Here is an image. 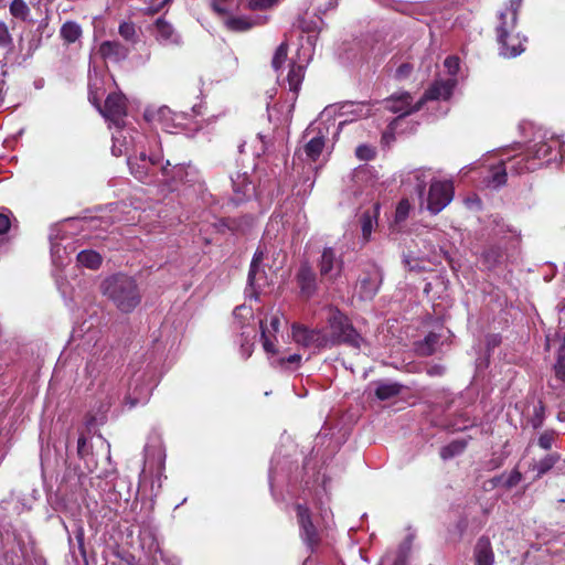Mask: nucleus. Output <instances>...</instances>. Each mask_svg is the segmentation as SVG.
<instances>
[{
  "mask_svg": "<svg viewBox=\"0 0 565 565\" xmlns=\"http://www.w3.org/2000/svg\"><path fill=\"white\" fill-rule=\"evenodd\" d=\"M565 159V142L555 135L542 134L524 145L504 148L498 164L490 167L486 177L488 186L499 188L507 182L508 173L520 175L533 172Z\"/></svg>",
  "mask_w": 565,
  "mask_h": 565,
  "instance_id": "nucleus-1",
  "label": "nucleus"
},
{
  "mask_svg": "<svg viewBox=\"0 0 565 565\" xmlns=\"http://www.w3.org/2000/svg\"><path fill=\"white\" fill-rule=\"evenodd\" d=\"M100 291L124 313L134 311L142 298L136 279L124 274H115L105 278L100 284Z\"/></svg>",
  "mask_w": 565,
  "mask_h": 565,
  "instance_id": "nucleus-2",
  "label": "nucleus"
},
{
  "mask_svg": "<svg viewBox=\"0 0 565 565\" xmlns=\"http://www.w3.org/2000/svg\"><path fill=\"white\" fill-rule=\"evenodd\" d=\"M327 339L329 348L345 344L360 349L364 343L363 337L355 330L350 319L335 307L326 309Z\"/></svg>",
  "mask_w": 565,
  "mask_h": 565,
  "instance_id": "nucleus-3",
  "label": "nucleus"
},
{
  "mask_svg": "<svg viewBox=\"0 0 565 565\" xmlns=\"http://www.w3.org/2000/svg\"><path fill=\"white\" fill-rule=\"evenodd\" d=\"M100 114L116 127V132L113 134V147L111 152L114 156H121L127 151V148H122L125 145L126 136L124 135V118L127 115L126 98L120 93H114L107 96L104 107H99Z\"/></svg>",
  "mask_w": 565,
  "mask_h": 565,
  "instance_id": "nucleus-4",
  "label": "nucleus"
},
{
  "mask_svg": "<svg viewBox=\"0 0 565 565\" xmlns=\"http://www.w3.org/2000/svg\"><path fill=\"white\" fill-rule=\"evenodd\" d=\"M383 103L385 109L393 114H397V117L388 125L383 138L401 132L402 129H399V126L403 124L405 117L419 110L423 106V100L418 99L417 102H414L413 96L407 92L393 94Z\"/></svg>",
  "mask_w": 565,
  "mask_h": 565,
  "instance_id": "nucleus-5",
  "label": "nucleus"
},
{
  "mask_svg": "<svg viewBox=\"0 0 565 565\" xmlns=\"http://www.w3.org/2000/svg\"><path fill=\"white\" fill-rule=\"evenodd\" d=\"M315 35H308L306 39L307 46H305L303 44L301 45L297 54L298 61H292L290 64L286 82L288 85L289 93L291 94L289 97V99L292 102L291 107L294 106V103L298 97V93L305 78L306 66L308 65L312 57V46L315 44Z\"/></svg>",
  "mask_w": 565,
  "mask_h": 565,
  "instance_id": "nucleus-6",
  "label": "nucleus"
},
{
  "mask_svg": "<svg viewBox=\"0 0 565 565\" xmlns=\"http://www.w3.org/2000/svg\"><path fill=\"white\" fill-rule=\"evenodd\" d=\"M127 162L130 173L137 180L146 184H159L162 166L159 154L147 156L141 151L139 156L129 157Z\"/></svg>",
  "mask_w": 565,
  "mask_h": 565,
  "instance_id": "nucleus-7",
  "label": "nucleus"
},
{
  "mask_svg": "<svg viewBox=\"0 0 565 565\" xmlns=\"http://www.w3.org/2000/svg\"><path fill=\"white\" fill-rule=\"evenodd\" d=\"M291 335L297 344L306 349L320 351L329 348L327 329L324 328H309L300 323H294L291 326Z\"/></svg>",
  "mask_w": 565,
  "mask_h": 565,
  "instance_id": "nucleus-8",
  "label": "nucleus"
},
{
  "mask_svg": "<svg viewBox=\"0 0 565 565\" xmlns=\"http://www.w3.org/2000/svg\"><path fill=\"white\" fill-rule=\"evenodd\" d=\"M454 199V185L451 181H431L424 204L427 211L436 215L440 213Z\"/></svg>",
  "mask_w": 565,
  "mask_h": 565,
  "instance_id": "nucleus-9",
  "label": "nucleus"
},
{
  "mask_svg": "<svg viewBox=\"0 0 565 565\" xmlns=\"http://www.w3.org/2000/svg\"><path fill=\"white\" fill-rule=\"evenodd\" d=\"M329 125L321 118L306 129L303 137L307 139V142L303 151L310 161H316L322 153L329 135Z\"/></svg>",
  "mask_w": 565,
  "mask_h": 565,
  "instance_id": "nucleus-10",
  "label": "nucleus"
},
{
  "mask_svg": "<svg viewBox=\"0 0 565 565\" xmlns=\"http://www.w3.org/2000/svg\"><path fill=\"white\" fill-rule=\"evenodd\" d=\"M164 462L166 450L162 440L159 437L150 438L145 446V467L142 473L146 475L150 472L151 475H156L159 488L161 487L160 480L164 469Z\"/></svg>",
  "mask_w": 565,
  "mask_h": 565,
  "instance_id": "nucleus-11",
  "label": "nucleus"
},
{
  "mask_svg": "<svg viewBox=\"0 0 565 565\" xmlns=\"http://www.w3.org/2000/svg\"><path fill=\"white\" fill-rule=\"evenodd\" d=\"M140 545L152 565H179V559L160 548L154 534L145 531L140 534Z\"/></svg>",
  "mask_w": 565,
  "mask_h": 565,
  "instance_id": "nucleus-12",
  "label": "nucleus"
},
{
  "mask_svg": "<svg viewBox=\"0 0 565 565\" xmlns=\"http://www.w3.org/2000/svg\"><path fill=\"white\" fill-rule=\"evenodd\" d=\"M380 210V202L373 201L372 196L370 204L362 206L358 212L356 217L361 227L363 243H367L371 239L374 228L377 227Z\"/></svg>",
  "mask_w": 565,
  "mask_h": 565,
  "instance_id": "nucleus-13",
  "label": "nucleus"
},
{
  "mask_svg": "<svg viewBox=\"0 0 565 565\" xmlns=\"http://www.w3.org/2000/svg\"><path fill=\"white\" fill-rule=\"evenodd\" d=\"M521 7V0H510V6L499 12L498 24L495 26L497 39H504L510 33H516L518 12Z\"/></svg>",
  "mask_w": 565,
  "mask_h": 565,
  "instance_id": "nucleus-14",
  "label": "nucleus"
},
{
  "mask_svg": "<svg viewBox=\"0 0 565 565\" xmlns=\"http://www.w3.org/2000/svg\"><path fill=\"white\" fill-rule=\"evenodd\" d=\"M318 266L321 277L334 281L341 275L343 262L337 256L333 248L326 247L322 250Z\"/></svg>",
  "mask_w": 565,
  "mask_h": 565,
  "instance_id": "nucleus-15",
  "label": "nucleus"
},
{
  "mask_svg": "<svg viewBox=\"0 0 565 565\" xmlns=\"http://www.w3.org/2000/svg\"><path fill=\"white\" fill-rule=\"evenodd\" d=\"M300 534L303 542L312 548L319 542V534L311 521L309 509L302 504L296 505Z\"/></svg>",
  "mask_w": 565,
  "mask_h": 565,
  "instance_id": "nucleus-16",
  "label": "nucleus"
},
{
  "mask_svg": "<svg viewBox=\"0 0 565 565\" xmlns=\"http://www.w3.org/2000/svg\"><path fill=\"white\" fill-rule=\"evenodd\" d=\"M296 280L302 297L309 299L316 295L318 290L317 275L309 262L301 263Z\"/></svg>",
  "mask_w": 565,
  "mask_h": 565,
  "instance_id": "nucleus-17",
  "label": "nucleus"
},
{
  "mask_svg": "<svg viewBox=\"0 0 565 565\" xmlns=\"http://www.w3.org/2000/svg\"><path fill=\"white\" fill-rule=\"evenodd\" d=\"M153 34L157 42L163 46H174L182 43L181 35L171 23L158 18L153 24Z\"/></svg>",
  "mask_w": 565,
  "mask_h": 565,
  "instance_id": "nucleus-18",
  "label": "nucleus"
},
{
  "mask_svg": "<svg viewBox=\"0 0 565 565\" xmlns=\"http://www.w3.org/2000/svg\"><path fill=\"white\" fill-rule=\"evenodd\" d=\"M457 83V78H438L427 88L424 96L419 100H423V104L426 100H446L452 95Z\"/></svg>",
  "mask_w": 565,
  "mask_h": 565,
  "instance_id": "nucleus-19",
  "label": "nucleus"
},
{
  "mask_svg": "<svg viewBox=\"0 0 565 565\" xmlns=\"http://www.w3.org/2000/svg\"><path fill=\"white\" fill-rule=\"evenodd\" d=\"M499 53L503 57H516L525 51L527 39L520 33H510L503 40L497 39Z\"/></svg>",
  "mask_w": 565,
  "mask_h": 565,
  "instance_id": "nucleus-20",
  "label": "nucleus"
},
{
  "mask_svg": "<svg viewBox=\"0 0 565 565\" xmlns=\"http://www.w3.org/2000/svg\"><path fill=\"white\" fill-rule=\"evenodd\" d=\"M60 238V230L52 228L50 233L51 256L53 264L57 267L66 265L70 260V255L75 250L72 243L62 246L57 242Z\"/></svg>",
  "mask_w": 565,
  "mask_h": 565,
  "instance_id": "nucleus-21",
  "label": "nucleus"
},
{
  "mask_svg": "<svg viewBox=\"0 0 565 565\" xmlns=\"http://www.w3.org/2000/svg\"><path fill=\"white\" fill-rule=\"evenodd\" d=\"M557 337L562 343L557 351V359L554 365L555 376L565 385V306H559V322Z\"/></svg>",
  "mask_w": 565,
  "mask_h": 565,
  "instance_id": "nucleus-22",
  "label": "nucleus"
},
{
  "mask_svg": "<svg viewBox=\"0 0 565 565\" xmlns=\"http://www.w3.org/2000/svg\"><path fill=\"white\" fill-rule=\"evenodd\" d=\"M129 49L119 41H104L98 47L99 55L110 62L119 63L129 55Z\"/></svg>",
  "mask_w": 565,
  "mask_h": 565,
  "instance_id": "nucleus-23",
  "label": "nucleus"
},
{
  "mask_svg": "<svg viewBox=\"0 0 565 565\" xmlns=\"http://www.w3.org/2000/svg\"><path fill=\"white\" fill-rule=\"evenodd\" d=\"M279 326L280 319L276 315L270 317L269 323H267L263 319L259 320L260 340L263 348L267 353H276L275 344L271 341V338H275V334L279 330Z\"/></svg>",
  "mask_w": 565,
  "mask_h": 565,
  "instance_id": "nucleus-24",
  "label": "nucleus"
},
{
  "mask_svg": "<svg viewBox=\"0 0 565 565\" xmlns=\"http://www.w3.org/2000/svg\"><path fill=\"white\" fill-rule=\"evenodd\" d=\"M170 161H167L166 164L160 167L159 184L170 185L174 181H184V178L188 174L185 167L182 164H174L170 168Z\"/></svg>",
  "mask_w": 565,
  "mask_h": 565,
  "instance_id": "nucleus-25",
  "label": "nucleus"
},
{
  "mask_svg": "<svg viewBox=\"0 0 565 565\" xmlns=\"http://www.w3.org/2000/svg\"><path fill=\"white\" fill-rule=\"evenodd\" d=\"M475 562L476 565H493L494 554L490 540L486 536H481L475 546Z\"/></svg>",
  "mask_w": 565,
  "mask_h": 565,
  "instance_id": "nucleus-26",
  "label": "nucleus"
},
{
  "mask_svg": "<svg viewBox=\"0 0 565 565\" xmlns=\"http://www.w3.org/2000/svg\"><path fill=\"white\" fill-rule=\"evenodd\" d=\"M245 306L239 305L236 306L233 310V320L231 323V330L232 332L238 338L237 342L239 343V347L244 349L246 338H245V326H246V315H245Z\"/></svg>",
  "mask_w": 565,
  "mask_h": 565,
  "instance_id": "nucleus-27",
  "label": "nucleus"
},
{
  "mask_svg": "<svg viewBox=\"0 0 565 565\" xmlns=\"http://www.w3.org/2000/svg\"><path fill=\"white\" fill-rule=\"evenodd\" d=\"M340 110H341V114H340L341 116L351 115V117L340 120L337 124V126H335V122L332 124V126L335 130V134H339V130L345 122L353 121L358 118H362L365 116L364 105H362V104L347 103L341 106Z\"/></svg>",
  "mask_w": 565,
  "mask_h": 565,
  "instance_id": "nucleus-28",
  "label": "nucleus"
},
{
  "mask_svg": "<svg viewBox=\"0 0 565 565\" xmlns=\"http://www.w3.org/2000/svg\"><path fill=\"white\" fill-rule=\"evenodd\" d=\"M440 345V335L430 332L423 340L416 342L415 349L419 355L429 356L437 352Z\"/></svg>",
  "mask_w": 565,
  "mask_h": 565,
  "instance_id": "nucleus-29",
  "label": "nucleus"
},
{
  "mask_svg": "<svg viewBox=\"0 0 565 565\" xmlns=\"http://www.w3.org/2000/svg\"><path fill=\"white\" fill-rule=\"evenodd\" d=\"M561 460L558 452H548L542 459L535 461L532 466V470L535 471V479L542 478L546 475L555 465Z\"/></svg>",
  "mask_w": 565,
  "mask_h": 565,
  "instance_id": "nucleus-30",
  "label": "nucleus"
},
{
  "mask_svg": "<svg viewBox=\"0 0 565 565\" xmlns=\"http://www.w3.org/2000/svg\"><path fill=\"white\" fill-rule=\"evenodd\" d=\"M153 120L157 122V125L167 132H173V129L175 128L174 118L172 110L167 107H160L156 115L153 116Z\"/></svg>",
  "mask_w": 565,
  "mask_h": 565,
  "instance_id": "nucleus-31",
  "label": "nucleus"
},
{
  "mask_svg": "<svg viewBox=\"0 0 565 565\" xmlns=\"http://www.w3.org/2000/svg\"><path fill=\"white\" fill-rule=\"evenodd\" d=\"M468 446L467 439H456L441 447L440 457L443 460H450L461 455Z\"/></svg>",
  "mask_w": 565,
  "mask_h": 565,
  "instance_id": "nucleus-32",
  "label": "nucleus"
},
{
  "mask_svg": "<svg viewBox=\"0 0 565 565\" xmlns=\"http://www.w3.org/2000/svg\"><path fill=\"white\" fill-rule=\"evenodd\" d=\"M82 28L75 21H66L60 30L61 38L67 43L72 44L78 41L82 36Z\"/></svg>",
  "mask_w": 565,
  "mask_h": 565,
  "instance_id": "nucleus-33",
  "label": "nucleus"
},
{
  "mask_svg": "<svg viewBox=\"0 0 565 565\" xmlns=\"http://www.w3.org/2000/svg\"><path fill=\"white\" fill-rule=\"evenodd\" d=\"M77 263L88 269H97L102 265V256L92 249H85L77 254Z\"/></svg>",
  "mask_w": 565,
  "mask_h": 565,
  "instance_id": "nucleus-34",
  "label": "nucleus"
},
{
  "mask_svg": "<svg viewBox=\"0 0 565 565\" xmlns=\"http://www.w3.org/2000/svg\"><path fill=\"white\" fill-rule=\"evenodd\" d=\"M402 385L398 383H380L376 386L375 395L381 401L390 399L401 393Z\"/></svg>",
  "mask_w": 565,
  "mask_h": 565,
  "instance_id": "nucleus-35",
  "label": "nucleus"
},
{
  "mask_svg": "<svg viewBox=\"0 0 565 565\" xmlns=\"http://www.w3.org/2000/svg\"><path fill=\"white\" fill-rule=\"evenodd\" d=\"M413 179L415 180V190L420 199V206H424L425 188L430 179V173L428 170L419 169L413 172Z\"/></svg>",
  "mask_w": 565,
  "mask_h": 565,
  "instance_id": "nucleus-36",
  "label": "nucleus"
},
{
  "mask_svg": "<svg viewBox=\"0 0 565 565\" xmlns=\"http://www.w3.org/2000/svg\"><path fill=\"white\" fill-rule=\"evenodd\" d=\"M502 258V252L499 247L491 246L483 250L481 255L482 264L488 269H493L497 267V265L500 263Z\"/></svg>",
  "mask_w": 565,
  "mask_h": 565,
  "instance_id": "nucleus-37",
  "label": "nucleus"
},
{
  "mask_svg": "<svg viewBox=\"0 0 565 565\" xmlns=\"http://www.w3.org/2000/svg\"><path fill=\"white\" fill-rule=\"evenodd\" d=\"M522 480V473L518 469H513L508 475H501L493 479L495 484H500L505 489H511L520 483Z\"/></svg>",
  "mask_w": 565,
  "mask_h": 565,
  "instance_id": "nucleus-38",
  "label": "nucleus"
},
{
  "mask_svg": "<svg viewBox=\"0 0 565 565\" xmlns=\"http://www.w3.org/2000/svg\"><path fill=\"white\" fill-rule=\"evenodd\" d=\"M9 10L12 17L22 21H26L30 17V8L24 0H12Z\"/></svg>",
  "mask_w": 565,
  "mask_h": 565,
  "instance_id": "nucleus-39",
  "label": "nucleus"
},
{
  "mask_svg": "<svg viewBox=\"0 0 565 565\" xmlns=\"http://www.w3.org/2000/svg\"><path fill=\"white\" fill-rule=\"evenodd\" d=\"M232 184H233V190L234 192L239 195L242 194V196H237L235 199V202L238 204L243 201V198L245 196V190H246V185H247V178L245 175V173H241V172H237L236 174V178L232 177Z\"/></svg>",
  "mask_w": 565,
  "mask_h": 565,
  "instance_id": "nucleus-40",
  "label": "nucleus"
},
{
  "mask_svg": "<svg viewBox=\"0 0 565 565\" xmlns=\"http://www.w3.org/2000/svg\"><path fill=\"white\" fill-rule=\"evenodd\" d=\"M281 0H249V12L250 11H270Z\"/></svg>",
  "mask_w": 565,
  "mask_h": 565,
  "instance_id": "nucleus-41",
  "label": "nucleus"
},
{
  "mask_svg": "<svg viewBox=\"0 0 565 565\" xmlns=\"http://www.w3.org/2000/svg\"><path fill=\"white\" fill-rule=\"evenodd\" d=\"M556 438V431L553 429L545 430L537 438V446L543 450L552 449Z\"/></svg>",
  "mask_w": 565,
  "mask_h": 565,
  "instance_id": "nucleus-42",
  "label": "nucleus"
},
{
  "mask_svg": "<svg viewBox=\"0 0 565 565\" xmlns=\"http://www.w3.org/2000/svg\"><path fill=\"white\" fill-rule=\"evenodd\" d=\"M377 292V286L369 278L360 281V296L363 299H371Z\"/></svg>",
  "mask_w": 565,
  "mask_h": 565,
  "instance_id": "nucleus-43",
  "label": "nucleus"
},
{
  "mask_svg": "<svg viewBox=\"0 0 565 565\" xmlns=\"http://www.w3.org/2000/svg\"><path fill=\"white\" fill-rule=\"evenodd\" d=\"M224 23L232 31L243 32L247 30V20L243 17H227Z\"/></svg>",
  "mask_w": 565,
  "mask_h": 565,
  "instance_id": "nucleus-44",
  "label": "nucleus"
},
{
  "mask_svg": "<svg viewBox=\"0 0 565 565\" xmlns=\"http://www.w3.org/2000/svg\"><path fill=\"white\" fill-rule=\"evenodd\" d=\"M118 32L121 38H124L126 41H129L131 43H136V28L135 24L131 22H122L120 23L118 28Z\"/></svg>",
  "mask_w": 565,
  "mask_h": 565,
  "instance_id": "nucleus-45",
  "label": "nucleus"
},
{
  "mask_svg": "<svg viewBox=\"0 0 565 565\" xmlns=\"http://www.w3.org/2000/svg\"><path fill=\"white\" fill-rule=\"evenodd\" d=\"M444 67L447 71L448 78H457V74L460 70V60L457 56H448L444 61Z\"/></svg>",
  "mask_w": 565,
  "mask_h": 565,
  "instance_id": "nucleus-46",
  "label": "nucleus"
},
{
  "mask_svg": "<svg viewBox=\"0 0 565 565\" xmlns=\"http://www.w3.org/2000/svg\"><path fill=\"white\" fill-rule=\"evenodd\" d=\"M411 212V203L407 199H403L396 206L395 211V222L401 223L404 222Z\"/></svg>",
  "mask_w": 565,
  "mask_h": 565,
  "instance_id": "nucleus-47",
  "label": "nucleus"
},
{
  "mask_svg": "<svg viewBox=\"0 0 565 565\" xmlns=\"http://www.w3.org/2000/svg\"><path fill=\"white\" fill-rule=\"evenodd\" d=\"M287 54H288L287 44L286 43H281L276 49V52H275L273 61H271L273 67L276 71H278L280 68V66L284 64V62L286 61Z\"/></svg>",
  "mask_w": 565,
  "mask_h": 565,
  "instance_id": "nucleus-48",
  "label": "nucleus"
},
{
  "mask_svg": "<svg viewBox=\"0 0 565 565\" xmlns=\"http://www.w3.org/2000/svg\"><path fill=\"white\" fill-rule=\"evenodd\" d=\"M213 10L221 17H225L232 12L233 0H212Z\"/></svg>",
  "mask_w": 565,
  "mask_h": 565,
  "instance_id": "nucleus-49",
  "label": "nucleus"
},
{
  "mask_svg": "<svg viewBox=\"0 0 565 565\" xmlns=\"http://www.w3.org/2000/svg\"><path fill=\"white\" fill-rule=\"evenodd\" d=\"M544 413L545 409L542 403H539L537 405L534 406L533 415L530 419V424L534 429L542 427L544 423Z\"/></svg>",
  "mask_w": 565,
  "mask_h": 565,
  "instance_id": "nucleus-50",
  "label": "nucleus"
},
{
  "mask_svg": "<svg viewBox=\"0 0 565 565\" xmlns=\"http://www.w3.org/2000/svg\"><path fill=\"white\" fill-rule=\"evenodd\" d=\"M269 18V11H250L249 28L254 25H264L268 22Z\"/></svg>",
  "mask_w": 565,
  "mask_h": 565,
  "instance_id": "nucleus-51",
  "label": "nucleus"
},
{
  "mask_svg": "<svg viewBox=\"0 0 565 565\" xmlns=\"http://www.w3.org/2000/svg\"><path fill=\"white\" fill-rule=\"evenodd\" d=\"M12 36L9 32V28L4 22H0V46L8 50H12Z\"/></svg>",
  "mask_w": 565,
  "mask_h": 565,
  "instance_id": "nucleus-52",
  "label": "nucleus"
},
{
  "mask_svg": "<svg viewBox=\"0 0 565 565\" xmlns=\"http://www.w3.org/2000/svg\"><path fill=\"white\" fill-rule=\"evenodd\" d=\"M370 177H371L370 168H367V167H360L356 170H354L353 175H352V181L356 185H359V184H361L363 182L369 181Z\"/></svg>",
  "mask_w": 565,
  "mask_h": 565,
  "instance_id": "nucleus-53",
  "label": "nucleus"
},
{
  "mask_svg": "<svg viewBox=\"0 0 565 565\" xmlns=\"http://www.w3.org/2000/svg\"><path fill=\"white\" fill-rule=\"evenodd\" d=\"M271 190H273V182L270 181L269 184H268V189L265 191V190H260V189H255V199L258 200L260 202V204H269L270 201H271Z\"/></svg>",
  "mask_w": 565,
  "mask_h": 565,
  "instance_id": "nucleus-54",
  "label": "nucleus"
},
{
  "mask_svg": "<svg viewBox=\"0 0 565 565\" xmlns=\"http://www.w3.org/2000/svg\"><path fill=\"white\" fill-rule=\"evenodd\" d=\"M313 185H315V179H312L310 177H306L303 179L302 183L296 185L297 195L307 196L313 189Z\"/></svg>",
  "mask_w": 565,
  "mask_h": 565,
  "instance_id": "nucleus-55",
  "label": "nucleus"
},
{
  "mask_svg": "<svg viewBox=\"0 0 565 565\" xmlns=\"http://www.w3.org/2000/svg\"><path fill=\"white\" fill-rule=\"evenodd\" d=\"M355 154L361 160H371L375 156V151L370 146L360 145L355 150Z\"/></svg>",
  "mask_w": 565,
  "mask_h": 565,
  "instance_id": "nucleus-56",
  "label": "nucleus"
},
{
  "mask_svg": "<svg viewBox=\"0 0 565 565\" xmlns=\"http://www.w3.org/2000/svg\"><path fill=\"white\" fill-rule=\"evenodd\" d=\"M263 257V253L256 252L253 256L252 263L249 264V286L253 285V276L256 274L258 263Z\"/></svg>",
  "mask_w": 565,
  "mask_h": 565,
  "instance_id": "nucleus-57",
  "label": "nucleus"
},
{
  "mask_svg": "<svg viewBox=\"0 0 565 565\" xmlns=\"http://www.w3.org/2000/svg\"><path fill=\"white\" fill-rule=\"evenodd\" d=\"M413 71V66L408 63H404L399 65L395 72V77L397 79H404L407 78Z\"/></svg>",
  "mask_w": 565,
  "mask_h": 565,
  "instance_id": "nucleus-58",
  "label": "nucleus"
},
{
  "mask_svg": "<svg viewBox=\"0 0 565 565\" xmlns=\"http://www.w3.org/2000/svg\"><path fill=\"white\" fill-rule=\"evenodd\" d=\"M446 372V369L441 364H434L427 367L426 373L429 376H443Z\"/></svg>",
  "mask_w": 565,
  "mask_h": 565,
  "instance_id": "nucleus-59",
  "label": "nucleus"
},
{
  "mask_svg": "<svg viewBox=\"0 0 565 565\" xmlns=\"http://www.w3.org/2000/svg\"><path fill=\"white\" fill-rule=\"evenodd\" d=\"M75 539L77 541L78 550H79L81 554L85 555L86 552H85V545H84V529L81 525H78L76 529Z\"/></svg>",
  "mask_w": 565,
  "mask_h": 565,
  "instance_id": "nucleus-60",
  "label": "nucleus"
},
{
  "mask_svg": "<svg viewBox=\"0 0 565 565\" xmlns=\"http://www.w3.org/2000/svg\"><path fill=\"white\" fill-rule=\"evenodd\" d=\"M148 395H149V390H146L145 392H142L141 396H137L134 398L127 397V404L129 405V408L135 407L139 403H145L148 398Z\"/></svg>",
  "mask_w": 565,
  "mask_h": 565,
  "instance_id": "nucleus-61",
  "label": "nucleus"
},
{
  "mask_svg": "<svg viewBox=\"0 0 565 565\" xmlns=\"http://www.w3.org/2000/svg\"><path fill=\"white\" fill-rule=\"evenodd\" d=\"M11 226L9 215L0 213V235L6 234Z\"/></svg>",
  "mask_w": 565,
  "mask_h": 565,
  "instance_id": "nucleus-62",
  "label": "nucleus"
},
{
  "mask_svg": "<svg viewBox=\"0 0 565 565\" xmlns=\"http://www.w3.org/2000/svg\"><path fill=\"white\" fill-rule=\"evenodd\" d=\"M77 452L81 457L87 454V439L84 436H79L77 439Z\"/></svg>",
  "mask_w": 565,
  "mask_h": 565,
  "instance_id": "nucleus-63",
  "label": "nucleus"
},
{
  "mask_svg": "<svg viewBox=\"0 0 565 565\" xmlns=\"http://www.w3.org/2000/svg\"><path fill=\"white\" fill-rule=\"evenodd\" d=\"M257 139L259 140V142L262 143L260 146V150L259 151H256V156L259 157L262 153H265L266 150H267V145L269 143V138L268 136L266 135H263V134H258L257 136Z\"/></svg>",
  "mask_w": 565,
  "mask_h": 565,
  "instance_id": "nucleus-64",
  "label": "nucleus"
}]
</instances>
